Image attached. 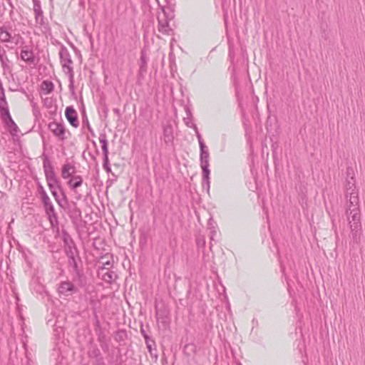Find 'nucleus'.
<instances>
[{"mask_svg": "<svg viewBox=\"0 0 365 365\" xmlns=\"http://www.w3.org/2000/svg\"><path fill=\"white\" fill-rule=\"evenodd\" d=\"M23 37L16 31L15 26L11 22H5L0 26V42L14 46L22 44Z\"/></svg>", "mask_w": 365, "mask_h": 365, "instance_id": "1", "label": "nucleus"}, {"mask_svg": "<svg viewBox=\"0 0 365 365\" xmlns=\"http://www.w3.org/2000/svg\"><path fill=\"white\" fill-rule=\"evenodd\" d=\"M62 238L65 251L67 257H68L69 265L73 267V272H76L78 267L77 259H79V257L75 243L70 235L66 231H63Z\"/></svg>", "mask_w": 365, "mask_h": 365, "instance_id": "2", "label": "nucleus"}, {"mask_svg": "<svg viewBox=\"0 0 365 365\" xmlns=\"http://www.w3.org/2000/svg\"><path fill=\"white\" fill-rule=\"evenodd\" d=\"M59 57L62 66L63 71L68 75L70 86L73 85L74 71L73 68V61L71 54L65 46H62L59 51Z\"/></svg>", "mask_w": 365, "mask_h": 365, "instance_id": "3", "label": "nucleus"}, {"mask_svg": "<svg viewBox=\"0 0 365 365\" xmlns=\"http://www.w3.org/2000/svg\"><path fill=\"white\" fill-rule=\"evenodd\" d=\"M359 202V197L356 195H352L351 198L349 199V207L346 210V216L350 226L361 225V214Z\"/></svg>", "mask_w": 365, "mask_h": 365, "instance_id": "4", "label": "nucleus"}, {"mask_svg": "<svg viewBox=\"0 0 365 365\" xmlns=\"http://www.w3.org/2000/svg\"><path fill=\"white\" fill-rule=\"evenodd\" d=\"M34 13L35 16V26L42 33L46 34L50 28L47 19L44 17L39 0H33Z\"/></svg>", "mask_w": 365, "mask_h": 365, "instance_id": "5", "label": "nucleus"}, {"mask_svg": "<svg viewBox=\"0 0 365 365\" xmlns=\"http://www.w3.org/2000/svg\"><path fill=\"white\" fill-rule=\"evenodd\" d=\"M171 18H169L165 9H161V12L158 14V31L165 35H171L173 30L169 25V21Z\"/></svg>", "mask_w": 365, "mask_h": 365, "instance_id": "6", "label": "nucleus"}, {"mask_svg": "<svg viewBox=\"0 0 365 365\" xmlns=\"http://www.w3.org/2000/svg\"><path fill=\"white\" fill-rule=\"evenodd\" d=\"M20 58L21 61H24L29 66L36 65L37 61L34 52L33 46L25 45L21 46L20 51Z\"/></svg>", "mask_w": 365, "mask_h": 365, "instance_id": "7", "label": "nucleus"}, {"mask_svg": "<svg viewBox=\"0 0 365 365\" xmlns=\"http://www.w3.org/2000/svg\"><path fill=\"white\" fill-rule=\"evenodd\" d=\"M98 139L99 142L101 143V148L103 155V167L107 173H110L111 171V168L108 165V147L107 135L106 133H100Z\"/></svg>", "mask_w": 365, "mask_h": 365, "instance_id": "8", "label": "nucleus"}, {"mask_svg": "<svg viewBox=\"0 0 365 365\" xmlns=\"http://www.w3.org/2000/svg\"><path fill=\"white\" fill-rule=\"evenodd\" d=\"M48 129L56 137L59 138L61 140H64L66 139L65 135L66 129L62 123L55 121L51 122L48 124Z\"/></svg>", "mask_w": 365, "mask_h": 365, "instance_id": "9", "label": "nucleus"}, {"mask_svg": "<svg viewBox=\"0 0 365 365\" xmlns=\"http://www.w3.org/2000/svg\"><path fill=\"white\" fill-rule=\"evenodd\" d=\"M200 166L202 168V173H205L206 175L208 173L209 169V158L210 154L208 152L207 148L205 146L200 147Z\"/></svg>", "mask_w": 365, "mask_h": 365, "instance_id": "10", "label": "nucleus"}, {"mask_svg": "<svg viewBox=\"0 0 365 365\" xmlns=\"http://www.w3.org/2000/svg\"><path fill=\"white\" fill-rule=\"evenodd\" d=\"M43 168L46 181L57 178L54 172L53 167L46 155H43Z\"/></svg>", "mask_w": 365, "mask_h": 365, "instance_id": "11", "label": "nucleus"}, {"mask_svg": "<svg viewBox=\"0 0 365 365\" xmlns=\"http://www.w3.org/2000/svg\"><path fill=\"white\" fill-rule=\"evenodd\" d=\"M109 258H111V257L106 255L101 257V259L96 264L98 274H99L101 271L103 270H106L104 274H112V272H110V269L112 267L113 264Z\"/></svg>", "mask_w": 365, "mask_h": 365, "instance_id": "12", "label": "nucleus"}, {"mask_svg": "<svg viewBox=\"0 0 365 365\" xmlns=\"http://www.w3.org/2000/svg\"><path fill=\"white\" fill-rule=\"evenodd\" d=\"M0 63L4 72L11 73L12 68V63L9 59L6 51L0 46Z\"/></svg>", "mask_w": 365, "mask_h": 365, "instance_id": "13", "label": "nucleus"}, {"mask_svg": "<svg viewBox=\"0 0 365 365\" xmlns=\"http://www.w3.org/2000/svg\"><path fill=\"white\" fill-rule=\"evenodd\" d=\"M65 115L68 121L73 127H78V115L76 110L72 106H68L66 108Z\"/></svg>", "mask_w": 365, "mask_h": 365, "instance_id": "14", "label": "nucleus"}, {"mask_svg": "<svg viewBox=\"0 0 365 365\" xmlns=\"http://www.w3.org/2000/svg\"><path fill=\"white\" fill-rule=\"evenodd\" d=\"M78 289L70 282H61L58 287V292L66 296L77 292Z\"/></svg>", "mask_w": 365, "mask_h": 365, "instance_id": "15", "label": "nucleus"}, {"mask_svg": "<svg viewBox=\"0 0 365 365\" xmlns=\"http://www.w3.org/2000/svg\"><path fill=\"white\" fill-rule=\"evenodd\" d=\"M1 118V120L8 125L12 126L16 130L18 127L16 124L13 120L9 110V106L4 108L0 110Z\"/></svg>", "mask_w": 365, "mask_h": 365, "instance_id": "16", "label": "nucleus"}, {"mask_svg": "<svg viewBox=\"0 0 365 365\" xmlns=\"http://www.w3.org/2000/svg\"><path fill=\"white\" fill-rule=\"evenodd\" d=\"M346 197L351 198L352 195H356L358 197V192L356 190L355 180L354 177H351L350 179L347 180L346 184Z\"/></svg>", "mask_w": 365, "mask_h": 365, "instance_id": "17", "label": "nucleus"}, {"mask_svg": "<svg viewBox=\"0 0 365 365\" xmlns=\"http://www.w3.org/2000/svg\"><path fill=\"white\" fill-rule=\"evenodd\" d=\"M352 241L354 244L359 245L361 242V225L350 226Z\"/></svg>", "mask_w": 365, "mask_h": 365, "instance_id": "18", "label": "nucleus"}, {"mask_svg": "<svg viewBox=\"0 0 365 365\" xmlns=\"http://www.w3.org/2000/svg\"><path fill=\"white\" fill-rule=\"evenodd\" d=\"M76 172V168L71 163H66L63 165L61 169V177L63 179L69 178L73 176V175Z\"/></svg>", "mask_w": 365, "mask_h": 365, "instance_id": "19", "label": "nucleus"}, {"mask_svg": "<svg viewBox=\"0 0 365 365\" xmlns=\"http://www.w3.org/2000/svg\"><path fill=\"white\" fill-rule=\"evenodd\" d=\"M173 129L171 125L163 126V140L166 144L172 143L173 140Z\"/></svg>", "mask_w": 365, "mask_h": 365, "instance_id": "20", "label": "nucleus"}, {"mask_svg": "<svg viewBox=\"0 0 365 365\" xmlns=\"http://www.w3.org/2000/svg\"><path fill=\"white\" fill-rule=\"evenodd\" d=\"M83 184V178L80 175H73L68 180V185L72 190H75Z\"/></svg>", "mask_w": 365, "mask_h": 365, "instance_id": "21", "label": "nucleus"}, {"mask_svg": "<svg viewBox=\"0 0 365 365\" xmlns=\"http://www.w3.org/2000/svg\"><path fill=\"white\" fill-rule=\"evenodd\" d=\"M145 344L147 346V348L151 356H155V358H157L158 355L156 353L153 354V350L156 351L155 349V342L154 340H153L149 336H145Z\"/></svg>", "mask_w": 365, "mask_h": 365, "instance_id": "22", "label": "nucleus"}, {"mask_svg": "<svg viewBox=\"0 0 365 365\" xmlns=\"http://www.w3.org/2000/svg\"><path fill=\"white\" fill-rule=\"evenodd\" d=\"M197 351V346L193 343H189L185 345L183 351L187 356H193Z\"/></svg>", "mask_w": 365, "mask_h": 365, "instance_id": "23", "label": "nucleus"}, {"mask_svg": "<svg viewBox=\"0 0 365 365\" xmlns=\"http://www.w3.org/2000/svg\"><path fill=\"white\" fill-rule=\"evenodd\" d=\"M147 63H148V58L145 55V51H142L141 53H140V63H139L140 72L141 73L146 72Z\"/></svg>", "mask_w": 365, "mask_h": 365, "instance_id": "24", "label": "nucleus"}, {"mask_svg": "<svg viewBox=\"0 0 365 365\" xmlns=\"http://www.w3.org/2000/svg\"><path fill=\"white\" fill-rule=\"evenodd\" d=\"M53 83L50 81H43L41 83V88L44 94H48L53 91Z\"/></svg>", "mask_w": 365, "mask_h": 365, "instance_id": "25", "label": "nucleus"}, {"mask_svg": "<svg viewBox=\"0 0 365 365\" xmlns=\"http://www.w3.org/2000/svg\"><path fill=\"white\" fill-rule=\"evenodd\" d=\"M46 214L53 213L55 212L53 205L49 197L41 200Z\"/></svg>", "mask_w": 365, "mask_h": 365, "instance_id": "26", "label": "nucleus"}, {"mask_svg": "<svg viewBox=\"0 0 365 365\" xmlns=\"http://www.w3.org/2000/svg\"><path fill=\"white\" fill-rule=\"evenodd\" d=\"M48 215V220L51 223V227L54 228L58 226V216L56 212H53V213H48L46 214Z\"/></svg>", "mask_w": 365, "mask_h": 365, "instance_id": "27", "label": "nucleus"}, {"mask_svg": "<svg viewBox=\"0 0 365 365\" xmlns=\"http://www.w3.org/2000/svg\"><path fill=\"white\" fill-rule=\"evenodd\" d=\"M210 170H208V173L207 175H206V174H205V173H202V185L203 188H206L207 190H210Z\"/></svg>", "mask_w": 365, "mask_h": 365, "instance_id": "28", "label": "nucleus"}, {"mask_svg": "<svg viewBox=\"0 0 365 365\" xmlns=\"http://www.w3.org/2000/svg\"><path fill=\"white\" fill-rule=\"evenodd\" d=\"M51 194L54 197L56 201L57 202V203L58 204L59 206L63 207V202H64L65 204L68 203L67 197H66V196L63 193V198H62V200H60L58 198V195L57 194V191L56 190L51 192Z\"/></svg>", "mask_w": 365, "mask_h": 365, "instance_id": "29", "label": "nucleus"}, {"mask_svg": "<svg viewBox=\"0 0 365 365\" xmlns=\"http://www.w3.org/2000/svg\"><path fill=\"white\" fill-rule=\"evenodd\" d=\"M293 279H295L298 282V279L297 277V275H288L286 277V281H287V288H288L289 290L292 289V287L294 285V280Z\"/></svg>", "mask_w": 365, "mask_h": 365, "instance_id": "30", "label": "nucleus"}, {"mask_svg": "<svg viewBox=\"0 0 365 365\" xmlns=\"http://www.w3.org/2000/svg\"><path fill=\"white\" fill-rule=\"evenodd\" d=\"M192 126L193 130H195L196 137H197V138L198 140L200 147L205 146V143L203 142V140L202 138V135L200 133V132H199V130L197 129V125H192Z\"/></svg>", "mask_w": 365, "mask_h": 365, "instance_id": "31", "label": "nucleus"}, {"mask_svg": "<svg viewBox=\"0 0 365 365\" xmlns=\"http://www.w3.org/2000/svg\"><path fill=\"white\" fill-rule=\"evenodd\" d=\"M90 356L96 358L95 361H98L99 359H103L101 356L100 350L97 347L93 349V350L91 351Z\"/></svg>", "mask_w": 365, "mask_h": 365, "instance_id": "32", "label": "nucleus"}, {"mask_svg": "<svg viewBox=\"0 0 365 365\" xmlns=\"http://www.w3.org/2000/svg\"><path fill=\"white\" fill-rule=\"evenodd\" d=\"M38 191L41 196V200L48 197L43 187L41 184H38Z\"/></svg>", "mask_w": 365, "mask_h": 365, "instance_id": "33", "label": "nucleus"}, {"mask_svg": "<svg viewBox=\"0 0 365 365\" xmlns=\"http://www.w3.org/2000/svg\"><path fill=\"white\" fill-rule=\"evenodd\" d=\"M183 121L185 123V124L187 126V127H190V128H192V125H195L193 122H192V117H185L183 118Z\"/></svg>", "mask_w": 365, "mask_h": 365, "instance_id": "34", "label": "nucleus"}, {"mask_svg": "<svg viewBox=\"0 0 365 365\" xmlns=\"http://www.w3.org/2000/svg\"><path fill=\"white\" fill-rule=\"evenodd\" d=\"M83 125H85L87 127L88 130L91 133V135H94L93 130L92 129L91 126L90 125V123H89V121H88L87 117L83 118Z\"/></svg>", "mask_w": 365, "mask_h": 365, "instance_id": "35", "label": "nucleus"}, {"mask_svg": "<svg viewBox=\"0 0 365 365\" xmlns=\"http://www.w3.org/2000/svg\"><path fill=\"white\" fill-rule=\"evenodd\" d=\"M229 56H230V59H231L232 64V66H230V67L229 68V69H230V70H232V73H233V74H234V73H235V65H234V63H233V53H232V51L231 50H230V51H229Z\"/></svg>", "mask_w": 365, "mask_h": 365, "instance_id": "36", "label": "nucleus"}, {"mask_svg": "<svg viewBox=\"0 0 365 365\" xmlns=\"http://www.w3.org/2000/svg\"><path fill=\"white\" fill-rule=\"evenodd\" d=\"M47 182V184H48V186H50V185H58V184H60L58 178H54V179H51V180H49Z\"/></svg>", "mask_w": 365, "mask_h": 365, "instance_id": "37", "label": "nucleus"}, {"mask_svg": "<svg viewBox=\"0 0 365 365\" xmlns=\"http://www.w3.org/2000/svg\"><path fill=\"white\" fill-rule=\"evenodd\" d=\"M197 243L198 246H200V245L204 246L205 244V240L204 237H203L202 238L198 237L197 240Z\"/></svg>", "mask_w": 365, "mask_h": 365, "instance_id": "38", "label": "nucleus"}, {"mask_svg": "<svg viewBox=\"0 0 365 365\" xmlns=\"http://www.w3.org/2000/svg\"><path fill=\"white\" fill-rule=\"evenodd\" d=\"M93 365H106L103 359H99L98 361H95Z\"/></svg>", "mask_w": 365, "mask_h": 365, "instance_id": "39", "label": "nucleus"}, {"mask_svg": "<svg viewBox=\"0 0 365 365\" xmlns=\"http://www.w3.org/2000/svg\"><path fill=\"white\" fill-rule=\"evenodd\" d=\"M185 110L186 115H187L186 117H192L191 110L188 106L185 107Z\"/></svg>", "mask_w": 365, "mask_h": 365, "instance_id": "40", "label": "nucleus"}, {"mask_svg": "<svg viewBox=\"0 0 365 365\" xmlns=\"http://www.w3.org/2000/svg\"><path fill=\"white\" fill-rule=\"evenodd\" d=\"M48 187L51 190V192L53 191H56V189H61L60 184H58V185H50V186H48Z\"/></svg>", "mask_w": 365, "mask_h": 365, "instance_id": "41", "label": "nucleus"}, {"mask_svg": "<svg viewBox=\"0 0 365 365\" xmlns=\"http://www.w3.org/2000/svg\"><path fill=\"white\" fill-rule=\"evenodd\" d=\"M98 341L101 343H103V342H105L106 341V336L103 334H99L98 336Z\"/></svg>", "mask_w": 365, "mask_h": 365, "instance_id": "42", "label": "nucleus"}, {"mask_svg": "<svg viewBox=\"0 0 365 365\" xmlns=\"http://www.w3.org/2000/svg\"><path fill=\"white\" fill-rule=\"evenodd\" d=\"M25 260H26V263H27L28 266H29V267H31L32 266V261H31V259H30V257H28V256H26V255H25Z\"/></svg>", "mask_w": 365, "mask_h": 365, "instance_id": "43", "label": "nucleus"}, {"mask_svg": "<svg viewBox=\"0 0 365 365\" xmlns=\"http://www.w3.org/2000/svg\"><path fill=\"white\" fill-rule=\"evenodd\" d=\"M101 349L103 350V351H107L108 350V346L106 343V341L105 342H103V343H101Z\"/></svg>", "mask_w": 365, "mask_h": 365, "instance_id": "44", "label": "nucleus"}, {"mask_svg": "<svg viewBox=\"0 0 365 365\" xmlns=\"http://www.w3.org/2000/svg\"><path fill=\"white\" fill-rule=\"evenodd\" d=\"M93 315H94V317L96 319V326L100 327V322L98 319V316H97L96 311L95 309H93Z\"/></svg>", "mask_w": 365, "mask_h": 365, "instance_id": "45", "label": "nucleus"}, {"mask_svg": "<svg viewBox=\"0 0 365 365\" xmlns=\"http://www.w3.org/2000/svg\"><path fill=\"white\" fill-rule=\"evenodd\" d=\"M104 277H107L108 278V281L110 280H113V279H115V278L117 277V275H103ZM106 280H107L106 279H105Z\"/></svg>", "mask_w": 365, "mask_h": 365, "instance_id": "46", "label": "nucleus"}, {"mask_svg": "<svg viewBox=\"0 0 365 365\" xmlns=\"http://www.w3.org/2000/svg\"><path fill=\"white\" fill-rule=\"evenodd\" d=\"M140 331H141V334H143L144 339H145V336H148V335L145 333V331H144V329L143 328H141Z\"/></svg>", "mask_w": 365, "mask_h": 365, "instance_id": "47", "label": "nucleus"}, {"mask_svg": "<svg viewBox=\"0 0 365 365\" xmlns=\"http://www.w3.org/2000/svg\"><path fill=\"white\" fill-rule=\"evenodd\" d=\"M210 239H211V240H214V235H212L210 237Z\"/></svg>", "mask_w": 365, "mask_h": 365, "instance_id": "48", "label": "nucleus"}, {"mask_svg": "<svg viewBox=\"0 0 365 365\" xmlns=\"http://www.w3.org/2000/svg\"><path fill=\"white\" fill-rule=\"evenodd\" d=\"M48 101V98H46V99H45V104H46V101Z\"/></svg>", "mask_w": 365, "mask_h": 365, "instance_id": "49", "label": "nucleus"}, {"mask_svg": "<svg viewBox=\"0 0 365 365\" xmlns=\"http://www.w3.org/2000/svg\"><path fill=\"white\" fill-rule=\"evenodd\" d=\"M115 113H118V109H115Z\"/></svg>", "mask_w": 365, "mask_h": 365, "instance_id": "50", "label": "nucleus"}, {"mask_svg": "<svg viewBox=\"0 0 365 365\" xmlns=\"http://www.w3.org/2000/svg\"><path fill=\"white\" fill-rule=\"evenodd\" d=\"M94 302H94V300H91V304H93V303H94Z\"/></svg>", "mask_w": 365, "mask_h": 365, "instance_id": "51", "label": "nucleus"}]
</instances>
